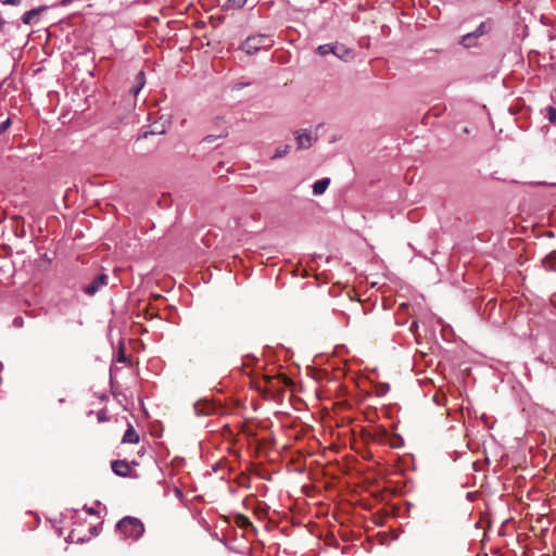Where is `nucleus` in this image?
Returning <instances> with one entry per match:
<instances>
[{"label": "nucleus", "instance_id": "c756f323", "mask_svg": "<svg viewBox=\"0 0 556 556\" xmlns=\"http://www.w3.org/2000/svg\"><path fill=\"white\" fill-rule=\"evenodd\" d=\"M88 513H89V514H93V513H94V510H93V509H89V510H88Z\"/></svg>", "mask_w": 556, "mask_h": 556}, {"label": "nucleus", "instance_id": "bb28decb", "mask_svg": "<svg viewBox=\"0 0 556 556\" xmlns=\"http://www.w3.org/2000/svg\"><path fill=\"white\" fill-rule=\"evenodd\" d=\"M13 324L15 327H21L23 325V318L22 317H15L13 320Z\"/></svg>", "mask_w": 556, "mask_h": 556}, {"label": "nucleus", "instance_id": "4be33fe9", "mask_svg": "<svg viewBox=\"0 0 556 556\" xmlns=\"http://www.w3.org/2000/svg\"><path fill=\"white\" fill-rule=\"evenodd\" d=\"M547 118L551 123L556 122V109L553 106H549L547 110Z\"/></svg>", "mask_w": 556, "mask_h": 556}, {"label": "nucleus", "instance_id": "a878e982", "mask_svg": "<svg viewBox=\"0 0 556 556\" xmlns=\"http://www.w3.org/2000/svg\"><path fill=\"white\" fill-rule=\"evenodd\" d=\"M97 417H98L99 421H106L108 420V417H106V414H105L104 410L98 412Z\"/></svg>", "mask_w": 556, "mask_h": 556}, {"label": "nucleus", "instance_id": "f8f14e48", "mask_svg": "<svg viewBox=\"0 0 556 556\" xmlns=\"http://www.w3.org/2000/svg\"><path fill=\"white\" fill-rule=\"evenodd\" d=\"M369 435L372 441L380 443H384L389 439L388 431L381 427L376 428Z\"/></svg>", "mask_w": 556, "mask_h": 556}, {"label": "nucleus", "instance_id": "39448f33", "mask_svg": "<svg viewBox=\"0 0 556 556\" xmlns=\"http://www.w3.org/2000/svg\"><path fill=\"white\" fill-rule=\"evenodd\" d=\"M295 139H296L299 149H308L317 140V137L312 136L311 134L303 130V131L295 132Z\"/></svg>", "mask_w": 556, "mask_h": 556}, {"label": "nucleus", "instance_id": "b1692460", "mask_svg": "<svg viewBox=\"0 0 556 556\" xmlns=\"http://www.w3.org/2000/svg\"><path fill=\"white\" fill-rule=\"evenodd\" d=\"M400 440H401V438H400V437H393V438H390V439H389V442H388V443H389V445H390L391 447L396 448V447H399V446H400V445L397 444V441H400Z\"/></svg>", "mask_w": 556, "mask_h": 556}, {"label": "nucleus", "instance_id": "7ed1b4c3", "mask_svg": "<svg viewBox=\"0 0 556 556\" xmlns=\"http://www.w3.org/2000/svg\"><path fill=\"white\" fill-rule=\"evenodd\" d=\"M265 388L269 391L282 390L283 387L289 386L291 383L290 378L286 375H277V376H264Z\"/></svg>", "mask_w": 556, "mask_h": 556}, {"label": "nucleus", "instance_id": "6ab92c4d", "mask_svg": "<svg viewBox=\"0 0 556 556\" xmlns=\"http://www.w3.org/2000/svg\"><path fill=\"white\" fill-rule=\"evenodd\" d=\"M290 151V146L289 144H286V146H281V147H278L275 151V154L273 157L277 159V157H282L285 155H287Z\"/></svg>", "mask_w": 556, "mask_h": 556}, {"label": "nucleus", "instance_id": "cd10ccee", "mask_svg": "<svg viewBox=\"0 0 556 556\" xmlns=\"http://www.w3.org/2000/svg\"><path fill=\"white\" fill-rule=\"evenodd\" d=\"M72 1H73V0H61V4H62L63 7H66V5L71 4V3H72Z\"/></svg>", "mask_w": 556, "mask_h": 556}, {"label": "nucleus", "instance_id": "0eeeda50", "mask_svg": "<svg viewBox=\"0 0 556 556\" xmlns=\"http://www.w3.org/2000/svg\"><path fill=\"white\" fill-rule=\"evenodd\" d=\"M113 472L119 477H127L130 473V467L126 460H114L111 464Z\"/></svg>", "mask_w": 556, "mask_h": 556}, {"label": "nucleus", "instance_id": "423d86ee", "mask_svg": "<svg viewBox=\"0 0 556 556\" xmlns=\"http://www.w3.org/2000/svg\"><path fill=\"white\" fill-rule=\"evenodd\" d=\"M217 406L210 401L203 400L194 404V410L197 415L208 416L216 412Z\"/></svg>", "mask_w": 556, "mask_h": 556}, {"label": "nucleus", "instance_id": "5701e85b", "mask_svg": "<svg viewBox=\"0 0 556 556\" xmlns=\"http://www.w3.org/2000/svg\"><path fill=\"white\" fill-rule=\"evenodd\" d=\"M11 126V118H7L0 124V135L3 134Z\"/></svg>", "mask_w": 556, "mask_h": 556}, {"label": "nucleus", "instance_id": "393cba45", "mask_svg": "<svg viewBox=\"0 0 556 556\" xmlns=\"http://www.w3.org/2000/svg\"><path fill=\"white\" fill-rule=\"evenodd\" d=\"M0 2L3 4L18 5L22 0H0Z\"/></svg>", "mask_w": 556, "mask_h": 556}, {"label": "nucleus", "instance_id": "6e6552de", "mask_svg": "<svg viewBox=\"0 0 556 556\" xmlns=\"http://www.w3.org/2000/svg\"><path fill=\"white\" fill-rule=\"evenodd\" d=\"M144 84H146V74L143 71H140L136 75L135 84L131 86L129 92L134 97H137L138 93L140 92V90L143 88Z\"/></svg>", "mask_w": 556, "mask_h": 556}, {"label": "nucleus", "instance_id": "9d476101", "mask_svg": "<svg viewBox=\"0 0 556 556\" xmlns=\"http://www.w3.org/2000/svg\"><path fill=\"white\" fill-rule=\"evenodd\" d=\"M478 38L475 34L468 33L459 39V45L466 49L475 48L478 46Z\"/></svg>", "mask_w": 556, "mask_h": 556}, {"label": "nucleus", "instance_id": "a211bd4d", "mask_svg": "<svg viewBox=\"0 0 556 556\" xmlns=\"http://www.w3.org/2000/svg\"><path fill=\"white\" fill-rule=\"evenodd\" d=\"M235 521H236V525L240 528H247V527L252 526V522L250 521V519L247 516L241 515V514L236 516Z\"/></svg>", "mask_w": 556, "mask_h": 556}, {"label": "nucleus", "instance_id": "f257e3e1", "mask_svg": "<svg viewBox=\"0 0 556 556\" xmlns=\"http://www.w3.org/2000/svg\"><path fill=\"white\" fill-rule=\"evenodd\" d=\"M117 531L126 539L138 540L144 532L143 523L135 517H124L116 526Z\"/></svg>", "mask_w": 556, "mask_h": 556}, {"label": "nucleus", "instance_id": "4468645a", "mask_svg": "<svg viewBox=\"0 0 556 556\" xmlns=\"http://www.w3.org/2000/svg\"><path fill=\"white\" fill-rule=\"evenodd\" d=\"M329 184H330L329 178H323V179L317 180L313 185L314 194H316V195L323 194L326 191V189L328 188Z\"/></svg>", "mask_w": 556, "mask_h": 556}, {"label": "nucleus", "instance_id": "dca6fc26", "mask_svg": "<svg viewBox=\"0 0 556 556\" xmlns=\"http://www.w3.org/2000/svg\"><path fill=\"white\" fill-rule=\"evenodd\" d=\"M138 441H139L138 433L136 432V430L134 429L132 426H129L123 437V442L124 443H138Z\"/></svg>", "mask_w": 556, "mask_h": 556}, {"label": "nucleus", "instance_id": "20e7f679", "mask_svg": "<svg viewBox=\"0 0 556 556\" xmlns=\"http://www.w3.org/2000/svg\"><path fill=\"white\" fill-rule=\"evenodd\" d=\"M109 282V276L105 274L98 275L92 282L84 287V292L90 296H93L98 291L105 287Z\"/></svg>", "mask_w": 556, "mask_h": 556}, {"label": "nucleus", "instance_id": "c85d7f7f", "mask_svg": "<svg viewBox=\"0 0 556 556\" xmlns=\"http://www.w3.org/2000/svg\"><path fill=\"white\" fill-rule=\"evenodd\" d=\"M416 327H417V324H416V321H414L410 329L416 328Z\"/></svg>", "mask_w": 556, "mask_h": 556}, {"label": "nucleus", "instance_id": "1a4fd4ad", "mask_svg": "<svg viewBox=\"0 0 556 556\" xmlns=\"http://www.w3.org/2000/svg\"><path fill=\"white\" fill-rule=\"evenodd\" d=\"M47 9L46 5H41V7H38V8H35V9H31L27 12H25L23 15H22V22L26 25H30L34 21V18L39 15L42 11H45Z\"/></svg>", "mask_w": 556, "mask_h": 556}, {"label": "nucleus", "instance_id": "2eb2a0df", "mask_svg": "<svg viewBox=\"0 0 556 556\" xmlns=\"http://www.w3.org/2000/svg\"><path fill=\"white\" fill-rule=\"evenodd\" d=\"M542 263L546 270L556 271V251L549 253Z\"/></svg>", "mask_w": 556, "mask_h": 556}, {"label": "nucleus", "instance_id": "f3484780", "mask_svg": "<svg viewBox=\"0 0 556 556\" xmlns=\"http://www.w3.org/2000/svg\"><path fill=\"white\" fill-rule=\"evenodd\" d=\"M228 136V130L227 128H223L217 135H207L203 141L207 142V143H212L214 142L216 139H219V138H226Z\"/></svg>", "mask_w": 556, "mask_h": 556}, {"label": "nucleus", "instance_id": "ddd939ff", "mask_svg": "<svg viewBox=\"0 0 556 556\" xmlns=\"http://www.w3.org/2000/svg\"><path fill=\"white\" fill-rule=\"evenodd\" d=\"M492 29V22L490 20L483 21L480 25L472 31L479 39L480 37L489 34Z\"/></svg>", "mask_w": 556, "mask_h": 556}, {"label": "nucleus", "instance_id": "f03ea898", "mask_svg": "<svg viewBox=\"0 0 556 556\" xmlns=\"http://www.w3.org/2000/svg\"><path fill=\"white\" fill-rule=\"evenodd\" d=\"M273 47V40L267 35H253L248 37L241 45V50L247 54H255L261 49H270Z\"/></svg>", "mask_w": 556, "mask_h": 556}, {"label": "nucleus", "instance_id": "412c9836", "mask_svg": "<svg viewBox=\"0 0 556 556\" xmlns=\"http://www.w3.org/2000/svg\"><path fill=\"white\" fill-rule=\"evenodd\" d=\"M248 0H228V8L230 9H241Z\"/></svg>", "mask_w": 556, "mask_h": 556}, {"label": "nucleus", "instance_id": "aec40b11", "mask_svg": "<svg viewBox=\"0 0 556 556\" xmlns=\"http://www.w3.org/2000/svg\"><path fill=\"white\" fill-rule=\"evenodd\" d=\"M317 52L320 55H327L333 52V46L331 45H321L317 48Z\"/></svg>", "mask_w": 556, "mask_h": 556}, {"label": "nucleus", "instance_id": "9b49d317", "mask_svg": "<svg viewBox=\"0 0 556 556\" xmlns=\"http://www.w3.org/2000/svg\"><path fill=\"white\" fill-rule=\"evenodd\" d=\"M332 53L343 61H349L353 56L352 50L346 49L344 46L341 45H334Z\"/></svg>", "mask_w": 556, "mask_h": 556}]
</instances>
